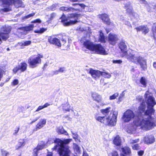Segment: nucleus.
<instances>
[{
	"instance_id": "f257e3e1",
	"label": "nucleus",
	"mask_w": 156,
	"mask_h": 156,
	"mask_svg": "<svg viewBox=\"0 0 156 156\" xmlns=\"http://www.w3.org/2000/svg\"><path fill=\"white\" fill-rule=\"evenodd\" d=\"M148 90L146 91L144 96L147 101L148 110L144 113V117L137 120V127L150 129L155 126V121L151 117V114L154 113V111L153 108V106L156 104L154 99L151 96Z\"/></svg>"
},
{
	"instance_id": "bb28decb",
	"label": "nucleus",
	"mask_w": 156,
	"mask_h": 156,
	"mask_svg": "<svg viewBox=\"0 0 156 156\" xmlns=\"http://www.w3.org/2000/svg\"><path fill=\"white\" fill-rule=\"evenodd\" d=\"M56 131L59 134H64L66 135H68V133L64 129L62 126L57 127Z\"/></svg>"
},
{
	"instance_id": "09e8293b",
	"label": "nucleus",
	"mask_w": 156,
	"mask_h": 156,
	"mask_svg": "<svg viewBox=\"0 0 156 156\" xmlns=\"http://www.w3.org/2000/svg\"><path fill=\"white\" fill-rule=\"evenodd\" d=\"M39 118L40 117H36L34 119L32 120V121L30 123V124H32L33 123L37 121Z\"/></svg>"
},
{
	"instance_id": "423d86ee",
	"label": "nucleus",
	"mask_w": 156,
	"mask_h": 156,
	"mask_svg": "<svg viewBox=\"0 0 156 156\" xmlns=\"http://www.w3.org/2000/svg\"><path fill=\"white\" fill-rule=\"evenodd\" d=\"M119 46L124 56H125L129 60L133 62H136V57L135 55L136 51L130 49L127 52L126 45L125 43L122 41L119 43Z\"/></svg>"
},
{
	"instance_id": "39448f33",
	"label": "nucleus",
	"mask_w": 156,
	"mask_h": 156,
	"mask_svg": "<svg viewBox=\"0 0 156 156\" xmlns=\"http://www.w3.org/2000/svg\"><path fill=\"white\" fill-rule=\"evenodd\" d=\"M122 118L123 121L125 122H128L133 120V122L131 123L132 126L131 129L128 128L126 129V131L128 133H132L136 127V120L134 112L130 109L127 110L123 113Z\"/></svg>"
},
{
	"instance_id": "f03ea898",
	"label": "nucleus",
	"mask_w": 156,
	"mask_h": 156,
	"mask_svg": "<svg viewBox=\"0 0 156 156\" xmlns=\"http://www.w3.org/2000/svg\"><path fill=\"white\" fill-rule=\"evenodd\" d=\"M111 110V108L108 107L104 109L100 110L101 112L105 115L104 116H96V120L105 125L115 126L116 122V118L118 113L116 112H114L112 114H110L108 115Z\"/></svg>"
},
{
	"instance_id": "393cba45",
	"label": "nucleus",
	"mask_w": 156,
	"mask_h": 156,
	"mask_svg": "<svg viewBox=\"0 0 156 156\" xmlns=\"http://www.w3.org/2000/svg\"><path fill=\"white\" fill-rule=\"evenodd\" d=\"M141 30L143 34H146L149 31V28L146 26H141L137 28V30Z\"/></svg>"
},
{
	"instance_id": "13d9d810",
	"label": "nucleus",
	"mask_w": 156,
	"mask_h": 156,
	"mask_svg": "<svg viewBox=\"0 0 156 156\" xmlns=\"http://www.w3.org/2000/svg\"><path fill=\"white\" fill-rule=\"evenodd\" d=\"M19 128H17L16 129V130H15L14 132V135H16L17 134V133H18L19 130Z\"/></svg>"
},
{
	"instance_id": "4468645a",
	"label": "nucleus",
	"mask_w": 156,
	"mask_h": 156,
	"mask_svg": "<svg viewBox=\"0 0 156 156\" xmlns=\"http://www.w3.org/2000/svg\"><path fill=\"white\" fill-rule=\"evenodd\" d=\"M137 61L140 64L141 68L144 70H145L147 68V65L146 60L141 57H139Z\"/></svg>"
},
{
	"instance_id": "0e129e2a",
	"label": "nucleus",
	"mask_w": 156,
	"mask_h": 156,
	"mask_svg": "<svg viewBox=\"0 0 156 156\" xmlns=\"http://www.w3.org/2000/svg\"><path fill=\"white\" fill-rule=\"evenodd\" d=\"M70 1L74 2H79L80 1V0H69Z\"/></svg>"
},
{
	"instance_id": "58836bf2",
	"label": "nucleus",
	"mask_w": 156,
	"mask_h": 156,
	"mask_svg": "<svg viewBox=\"0 0 156 156\" xmlns=\"http://www.w3.org/2000/svg\"><path fill=\"white\" fill-rule=\"evenodd\" d=\"M119 94L117 92H116L109 97V99L110 100H114L116 99L119 96Z\"/></svg>"
},
{
	"instance_id": "603ef678",
	"label": "nucleus",
	"mask_w": 156,
	"mask_h": 156,
	"mask_svg": "<svg viewBox=\"0 0 156 156\" xmlns=\"http://www.w3.org/2000/svg\"><path fill=\"white\" fill-rule=\"evenodd\" d=\"M25 45L26 46H28L30 45L31 43V41H25Z\"/></svg>"
},
{
	"instance_id": "680f3d73",
	"label": "nucleus",
	"mask_w": 156,
	"mask_h": 156,
	"mask_svg": "<svg viewBox=\"0 0 156 156\" xmlns=\"http://www.w3.org/2000/svg\"><path fill=\"white\" fill-rule=\"evenodd\" d=\"M50 105L48 103H46L44 105L43 107L44 108H46L48 106H49Z\"/></svg>"
},
{
	"instance_id": "f8f14e48",
	"label": "nucleus",
	"mask_w": 156,
	"mask_h": 156,
	"mask_svg": "<svg viewBox=\"0 0 156 156\" xmlns=\"http://www.w3.org/2000/svg\"><path fill=\"white\" fill-rule=\"evenodd\" d=\"M118 36L113 34L110 33L108 37V40L111 44L115 45L118 40Z\"/></svg>"
},
{
	"instance_id": "dca6fc26",
	"label": "nucleus",
	"mask_w": 156,
	"mask_h": 156,
	"mask_svg": "<svg viewBox=\"0 0 156 156\" xmlns=\"http://www.w3.org/2000/svg\"><path fill=\"white\" fill-rule=\"evenodd\" d=\"M11 29L10 26H4L1 28L0 32H2L3 36L7 35L8 38L9 37L8 34L10 33Z\"/></svg>"
},
{
	"instance_id": "864d4df0",
	"label": "nucleus",
	"mask_w": 156,
	"mask_h": 156,
	"mask_svg": "<svg viewBox=\"0 0 156 156\" xmlns=\"http://www.w3.org/2000/svg\"><path fill=\"white\" fill-rule=\"evenodd\" d=\"M34 14H35L34 13H32L31 14H29V15H28L27 16H26V18H28L30 17L33 16H34Z\"/></svg>"
},
{
	"instance_id": "cd10ccee",
	"label": "nucleus",
	"mask_w": 156,
	"mask_h": 156,
	"mask_svg": "<svg viewBox=\"0 0 156 156\" xmlns=\"http://www.w3.org/2000/svg\"><path fill=\"white\" fill-rule=\"evenodd\" d=\"M73 148L74 153L76 154H79L80 153V147L76 144H74L73 146Z\"/></svg>"
},
{
	"instance_id": "ddd939ff",
	"label": "nucleus",
	"mask_w": 156,
	"mask_h": 156,
	"mask_svg": "<svg viewBox=\"0 0 156 156\" xmlns=\"http://www.w3.org/2000/svg\"><path fill=\"white\" fill-rule=\"evenodd\" d=\"M34 27L33 24H30L28 26L20 28L18 29L19 32L23 34H26L28 32L32 30Z\"/></svg>"
},
{
	"instance_id": "412c9836",
	"label": "nucleus",
	"mask_w": 156,
	"mask_h": 156,
	"mask_svg": "<svg viewBox=\"0 0 156 156\" xmlns=\"http://www.w3.org/2000/svg\"><path fill=\"white\" fill-rule=\"evenodd\" d=\"M46 120L45 119H41L40 120L36 126V129H40L43 127L46 124Z\"/></svg>"
},
{
	"instance_id": "3c124183",
	"label": "nucleus",
	"mask_w": 156,
	"mask_h": 156,
	"mask_svg": "<svg viewBox=\"0 0 156 156\" xmlns=\"http://www.w3.org/2000/svg\"><path fill=\"white\" fill-rule=\"evenodd\" d=\"M18 45L21 47L22 48H24L22 41L18 43Z\"/></svg>"
},
{
	"instance_id": "aec40b11",
	"label": "nucleus",
	"mask_w": 156,
	"mask_h": 156,
	"mask_svg": "<svg viewBox=\"0 0 156 156\" xmlns=\"http://www.w3.org/2000/svg\"><path fill=\"white\" fill-rule=\"evenodd\" d=\"M99 17L101 19L102 21L105 22L106 24L109 25L110 24V22L108 16L106 14H104L99 15Z\"/></svg>"
},
{
	"instance_id": "20e7f679",
	"label": "nucleus",
	"mask_w": 156,
	"mask_h": 156,
	"mask_svg": "<svg viewBox=\"0 0 156 156\" xmlns=\"http://www.w3.org/2000/svg\"><path fill=\"white\" fill-rule=\"evenodd\" d=\"M83 46L91 51L102 55H106L109 53L108 49H105L101 44H95L89 40H86L83 44Z\"/></svg>"
},
{
	"instance_id": "de8ad7c7",
	"label": "nucleus",
	"mask_w": 156,
	"mask_h": 156,
	"mask_svg": "<svg viewBox=\"0 0 156 156\" xmlns=\"http://www.w3.org/2000/svg\"><path fill=\"white\" fill-rule=\"evenodd\" d=\"M41 21L39 19H36L35 20L31 22L32 23H41Z\"/></svg>"
},
{
	"instance_id": "052dcab7",
	"label": "nucleus",
	"mask_w": 156,
	"mask_h": 156,
	"mask_svg": "<svg viewBox=\"0 0 156 156\" xmlns=\"http://www.w3.org/2000/svg\"><path fill=\"white\" fill-rule=\"evenodd\" d=\"M122 97H120L119 96V98H118V102L119 103L122 101Z\"/></svg>"
},
{
	"instance_id": "473e14b6",
	"label": "nucleus",
	"mask_w": 156,
	"mask_h": 156,
	"mask_svg": "<svg viewBox=\"0 0 156 156\" xmlns=\"http://www.w3.org/2000/svg\"><path fill=\"white\" fill-rule=\"evenodd\" d=\"M65 70V68L63 67H60L59 69L53 72L54 74H57L59 73H62Z\"/></svg>"
},
{
	"instance_id": "37998d69",
	"label": "nucleus",
	"mask_w": 156,
	"mask_h": 156,
	"mask_svg": "<svg viewBox=\"0 0 156 156\" xmlns=\"http://www.w3.org/2000/svg\"><path fill=\"white\" fill-rule=\"evenodd\" d=\"M71 132L73 135V138L76 141V140L78 138V135L76 133H74L72 131H71Z\"/></svg>"
},
{
	"instance_id": "f3484780",
	"label": "nucleus",
	"mask_w": 156,
	"mask_h": 156,
	"mask_svg": "<svg viewBox=\"0 0 156 156\" xmlns=\"http://www.w3.org/2000/svg\"><path fill=\"white\" fill-rule=\"evenodd\" d=\"M74 7L73 8L72 12L74 11H82V9H84L87 6L83 4H73Z\"/></svg>"
},
{
	"instance_id": "e433bc0d",
	"label": "nucleus",
	"mask_w": 156,
	"mask_h": 156,
	"mask_svg": "<svg viewBox=\"0 0 156 156\" xmlns=\"http://www.w3.org/2000/svg\"><path fill=\"white\" fill-rule=\"evenodd\" d=\"M19 83V80L18 79L15 78L14 79L11 83L12 86L15 87Z\"/></svg>"
},
{
	"instance_id": "9b49d317",
	"label": "nucleus",
	"mask_w": 156,
	"mask_h": 156,
	"mask_svg": "<svg viewBox=\"0 0 156 156\" xmlns=\"http://www.w3.org/2000/svg\"><path fill=\"white\" fill-rule=\"evenodd\" d=\"M92 77L95 80H98L101 76L102 72L98 70H94L90 69L89 71Z\"/></svg>"
},
{
	"instance_id": "a878e982",
	"label": "nucleus",
	"mask_w": 156,
	"mask_h": 156,
	"mask_svg": "<svg viewBox=\"0 0 156 156\" xmlns=\"http://www.w3.org/2000/svg\"><path fill=\"white\" fill-rule=\"evenodd\" d=\"M25 144V141L24 139H20L19 140L18 144L16 146V148L17 149L22 147L24 146Z\"/></svg>"
},
{
	"instance_id": "a211bd4d",
	"label": "nucleus",
	"mask_w": 156,
	"mask_h": 156,
	"mask_svg": "<svg viewBox=\"0 0 156 156\" xmlns=\"http://www.w3.org/2000/svg\"><path fill=\"white\" fill-rule=\"evenodd\" d=\"M48 40L50 43L54 44L59 47H60L61 46L60 40L57 38L50 37L48 38Z\"/></svg>"
},
{
	"instance_id": "bf43d9fd",
	"label": "nucleus",
	"mask_w": 156,
	"mask_h": 156,
	"mask_svg": "<svg viewBox=\"0 0 156 156\" xmlns=\"http://www.w3.org/2000/svg\"><path fill=\"white\" fill-rule=\"evenodd\" d=\"M23 108V107H19L18 109V111L19 112H22Z\"/></svg>"
},
{
	"instance_id": "a19ab883",
	"label": "nucleus",
	"mask_w": 156,
	"mask_h": 156,
	"mask_svg": "<svg viewBox=\"0 0 156 156\" xmlns=\"http://www.w3.org/2000/svg\"><path fill=\"white\" fill-rule=\"evenodd\" d=\"M2 156H8L9 155V153L7 151L2 150L1 151Z\"/></svg>"
},
{
	"instance_id": "2eb2a0df",
	"label": "nucleus",
	"mask_w": 156,
	"mask_h": 156,
	"mask_svg": "<svg viewBox=\"0 0 156 156\" xmlns=\"http://www.w3.org/2000/svg\"><path fill=\"white\" fill-rule=\"evenodd\" d=\"M91 96L93 100L98 103L101 102L102 100V96L96 92H92Z\"/></svg>"
},
{
	"instance_id": "69168bd1",
	"label": "nucleus",
	"mask_w": 156,
	"mask_h": 156,
	"mask_svg": "<svg viewBox=\"0 0 156 156\" xmlns=\"http://www.w3.org/2000/svg\"><path fill=\"white\" fill-rule=\"evenodd\" d=\"M153 66L154 68L156 69V62H154L153 63Z\"/></svg>"
},
{
	"instance_id": "338daca9",
	"label": "nucleus",
	"mask_w": 156,
	"mask_h": 156,
	"mask_svg": "<svg viewBox=\"0 0 156 156\" xmlns=\"http://www.w3.org/2000/svg\"><path fill=\"white\" fill-rule=\"evenodd\" d=\"M83 156H88L87 154L86 153H85L84 152H83Z\"/></svg>"
},
{
	"instance_id": "b1692460",
	"label": "nucleus",
	"mask_w": 156,
	"mask_h": 156,
	"mask_svg": "<svg viewBox=\"0 0 156 156\" xmlns=\"http://www.w3.org/2000/svg\"><path fill=\"white\" fill-rule=\"evenodd\" d=\"M120 150L121 152V154L124 155L128 154H129L131 153L130 148L127 147L121 148Z\"/></svg>"
},
{
	"instance_id": "72a5a7b5",
	"label": "nucleus",
	"mask_w": 156,
	"mask_h": 156,
	"mask_svg": "<svg viewBox=\"0 0 156 156\" xmlns=\"http://www.w3.org/2000/svg\"><path fill=\"white\" fill-rule=\"evenodd\" d=\"M60 9L62 11H66L67 12L72 11L73 10L72 7H62L60 8Z\"/></svg>"
},
{
	"instance_id": "f704fd0d",
	"label": "nucleus",
	"mask_w": 156,
	"mask_h": 156,
	"mask_svg": "<svg viewBox=\"0 0 156 156\" xmlns=\"http://www.w3.org/2000/svg\"><path fill=\"white\" fill-rule=\"evenodd\" d=\"M47 30V29L46 28H42L40 30H35L34 32L36 33L42 34L46 31Z\"/></svg>"
},
{
	"instance_id": "c9c22d12",
	"label": "nucleus",
	"mask_w": 156,
	"mask_h": 156,
	"mask_svg": "<svg viewBox=\"0 0 156 156\" xmlns=\"http://www.w3.org/2000/svg\"><path fill=\"white\" fill-rule=\"evenodd\" d=\"M136 140H131L130 141L133 149L134 150L136 149Z\"/></svg>"
},
{
	"instance_id": "c85d7f7f",
	"label": "nucleus",
	"mask_w": 156,
	"mask_h": 156,
	"mask_svg": "<svg viewBox=\"0 0 156 156\" xmlns=\"http://www.w3.org/2000/svg\"><path fill=\"white\" fill-rule=\"evenodd\" d=\"M27 64L24 62L21 63L18 65L21 72L25 71L27 69Z\"/></svg>"
},
{
	"instance_id": "774afa93",
	"label": "nucleus",
	"mask_w": 156,
	"mask_h": 156,
	"mask_svg": "<svg viewBox=\"0 0 156 156\" xmlns=\"http://www.w3.org/2000/svg\"><path fill=\"white\" fill-rule=\"evenodd\" d=\"M140 0L141 2H142V3H144L146 4L147 3V2L145 0Z\"/></svg>"
},
{
	"instance_id": "c03bdc74",
	"label": "nucleus",
	"mask_w": 156,
	"mask_h": 156,
	"mask_svg": "<svg viewBox=\"0 0 156 156\" xmlns=\"http://www.w3.org/2000/svg\"><path fill=\"white\" fill-rule=\"evenodd\" d=\"M109 156H119L117 152L115 151H113L109 154Z\"/></svg>"
},
{
	"instance_id": "7c9ffc66",
	"label": "nucleus",
	"mask_w": 156,
	"mask_h": 156,
	"mask_svg": "<svg viewBox=\"0 0 156 156\" xmlns=\"http://www.w3.org/2000/svg\"><path fill=\"white\" fill-rule=\"evenodd\" d=\"M140 82L143 87H145L147 85V81L145 77H142L140 80Z\"/></svg>"
},
{
	"instance_id": "8fccbe9b",
	"label": "nucleus",
	"mask_w": 156,
	"mask_h": 156,
	"mask_svg": "<svg viewBox=\"0 0 156 156\" xmlns=\"http://www.w3.org/2000/svg\"><path fill=\"white\" fill-rule=\"evenodd\" d=\"M44 108L43 106H40L38 107L37 109L36 110V112H38L40 110H41L43 109Z\"/></svg>"
},
{
	"instance_id": "6ab92c4d",
	"label": "nucleus",
	"mask_w": 156,
	"mask_h": 156,
	"mask_svg": "<svg viewBox=\"0 0 156 156\" xmlns=\"http://www.w3.org/2000/svg\"><path fill=\"white\" fill-rule=\"evenodd\" d=\"M61 107L62 108V110L64 112L73 111V108L71 107L68 103L62 104L61 106L58 107V108L60 110Z\"/></svg>"
},
{
	"instance_id": "4be33fe9",
	"label": "nucleus",
	"mask_w": 156,
	"mask_h": 156,
	"mask_svg": "<svg viewBox=\"0 0 156 156\" xmlns=\"http://www.w3.org/2000/svg\"><path fill=\"white\" fill-rule=\"evenodd\" d=\"M122 142L120 137L118 135L116 136L113 140V144L116 146H119L121 145Z\"/></svg>"
},
{
	"instance_id": "6e6552de",
	"label": "nucleus",
	"mask_w": 156,
	"mask_h": 156,
	"mask_svg": "<svg viewBox=\"0 0 156 156\" xmlns=\"http://www.w3.org/2000/svg\"><path fill=\"white\" fill-rule=\"evenodd\" d=\"M81 16L80 14L76 13H72L69 15L68 16V19H73V20H70L68 21L67 20L65 16L62 15L61 18L62 21L63 22V24L65 26H69L76 24L78 22V20L80 18Z\"/></svg>"
},
{
	"instance_id": "ea45409f",
	"label": "nucleus",
	"mask_w": 156,
	"mask_h": 156,
	"mask_svg": "<svg viewBox=\"0 0 156 156\" xmlns=\"http://www.w3.org/2000/svg\"><path fill=\"white\" fill-rule=\"evenodd\" d=\"M101 76L105 78H109L111 76L110 74L105 72H102Z\"/></svg>"
},
{
	"instance_id": "2f4dec72",
	"label": "nucleus",
	"mask_w": 156,
	"mask_h": 156,
	"mask_svg": "<svg viewBox=\"0 0 156 156\" xmlns=\"http://www.w3.org/2000/svg\"><path fill=\"white\" fill-rule=\"evenodd\" d=\"M8 39L7 35L3 36L2 32H0V45L2 43V40H6Z\"/></svg>"
},
{
	"instance_id": "9d476101",
	"label": "nucleus",
	"mask_w": 156,
	"mask_h": 156,
	"mask_svg": "<svg viewBox=\"0 0 156 156\" xmlns=\"http://www.w3.org/2000/svg\"><path fill=\"white\" fill-rule=\"evenodd\" d=\"M49 142V140L48 141H40L38 143L37 147L34 150V156H37L38 151L45 148Z\"/></svg>"
},
{
	"instance_id": "79ce46f5",
	"label": "nucleus",
	"mask_w": 156,
	"mask_h": 156,
	"mask_svg": "<svg viewBox=\"0 0 156 156\" xmlns=\"http://www.w3.org/2000/svg\"><path fill=\"white\" fill-rule=\"evenodd\" d=\"M20 70L19 67L18 66H16L14 67L13 70V72L14 73H16L18 70Z\"/></svg>"
},
{
	"instance_id": "1a4fd4ad",
	"label": "nucleus",
	"mask_w": 156,
	"mask_h": 156,
	"mask_svg": "<svg viewBox=\"0 0 156 156\" xmlns=\"http://www.w3.org/2000/svg\"><path fill=\"white\" fill-rule=\"evenodd\" d=\"M43 57V55L41 54H38L36 56L30 57L28 60V62L30 66L32 68L36 67L38 64L41 63V58Z\"/></svg>"
},
{
	"instance_id": "6e6d98bb",
	"label": "nucleus",
	"mask_w": 156,
	"mask_h": 156,
	"mask_svg": "<svg viewBox=\"0 0 156 156\" xmlns=\"http://www.w3.org/2000/svg\"><path fill=\"white\" fill-rule=\"evenodd\" d=\"M126 90H124L123 91L122 93L120 94V96L122 97L123 98L125 96L126 93Z\"/></svg>"
},
{
	"instance_id": "4d7b16f0",
	"label": "nucleus",
	"mask_w": 156,
	"mask_h": 156,
	"mask_svg": "<svg viewBox=\"0 0 156 156\" xmlns=\"http://www.w3.org/2000/svg\"><path fill=\"white\" fill-rule=\"evenodd\" d=\"M55 14H54V13L51 14V15L50 20H48V21H49L52 20L53 19V18H54L55 17Z\"/></svg>"
},
{
	"instance_id": "4c0bfd02",
	"label": "nucleus",
	"mask_w": 156,
	"mask_h": 156,
	"mask_svg": "<svg viewBox=\"0 0 156 156\" xmlns=\"http://www.w3.org/2000/svg\"><path fill=\"white\" fill-rule=\"evenodd\" d=\"M152 30L154 37L155 38H156V23L153 24Z\"/></svg>"
},
{
	"instance_id": "5701e85b",
	"label": "nucleus",
	"mask_w": 156,
	"mask_h": 156,
	"mask_svg": "<svg viewBox=\"0 0 156 156\" xmlns=\"http://www.w3.org/2000/svg\"><path fill=\"white\" fill-rule=\"evenodd\" d=\"M144 141L146 143L150 144L153 143L155 141V139L153 136H146L144 137Z\"/></svg>"
},
{
	"instance_id": "49530a36",
	"label": "nucleus",
	"mask_w": 156,
	"mask_h": 156,
	"mask_svg": "<svg viewBox=\"0 0 156 156\" xmlns=\"http://www.w3.org/2000/svg\"><path fill=\"white\" fill-rule=\"evenodd\" d=\"M137 153L139 156H141L144 154V151L143 150H140L137 152Z\"/></svg>"
},
{
	"instance_id": "c756f323",
	"label": "nucleus",
	"mask_w": 156,
	"mask_h": 156,
	"mask_svg": "<svg viewBox=\"0 0 156 156\" xmlns=\"http://www.w3.org/2000/svg\"><path fill=\"white\" fill-rule=\"evenodd\" d=\"M99 40L102 43H105V36L102 31H100L99 37Z\"/></svg>"
},
{
	"instance_id": "7ed1b4c3",
	"label": "nucleus",
	"mask_w": 156,
	"mask_h": 156,
	"mask_svg": "<svg viewBox=\"0 0 156 156\" xmlns=\"http://www.w3.org/2000/svg\"><path fill=\"white\" fill-rule=\"evenodd\" d=\"M72 140L71 139H64L63 140L56 139L54 142L57 144L55 146L54 150H58L60 156H70L71 152L69 149V147L65 144H69ZM73 156H79L73 154Z\"/></svg>"
},
{
	"instance_id": "0eeeda50",
	"label": "nucleus",
	"mask_w": 156,
	"mask_h": 156,
	"mask_svg": "<svg viewBox=\"0 0 156 156\" xmlns=\"http://www.w3.org/2000/svg\"><path fill=\"white\" fill-rule=\"evenodd\" d=\"M2 2V5L3 8L0 7L1 12H9L11 10L10 5L13 4L16 7H22V3L21 0H0Z\"/></svg>"
},
{
	"instance_id": "a18cd8bd",
	"label": "nucleus",
	"mask_w": 156,
	"mask_h": 156,
	"mask_svg": "<svg viewBox=\"0 0 156 156\" xmlns=\"http://www.w3.org/2000/svg\"><path fill=\"white\" fill-rule=\"evenodd\" d=\"M112 62L113 63H115V64H121L122 63V61L121 60H113L112 61Z\"/></svg>"
},
{
	"instance_id": "5fc2aeb1",
	"label": "nucleus",
	"mask_w": 156,
	"mask_h": 156,
	"mask_svg": "<svg viewBox=\"0 0 156 156\" xmlns=\"http://www.w3.org/2000/svg\"><path fill=\"white\" fill-rule=\"evenodd\" d=\"M142 106L143 107H142V108L141 109V107H140L139 108V109L140 110V112L141 113H142V112H144V111L145 109V107H144V106Z\"/></svg>"
},
{
	"instance_id": "e2e57ef3",
	"label": "nucleus",
	"mask_w": 156,
	"mask_h": 156,
	"mask_svg": "<svg viewBox=\"0 0 156 156\" xmlns=\"http://www.w3.org/2000/svg\"><path fill=\"white\" fill-rule=\"evenodd\" d=\"M47 156H52V153L51 152H48Z\"/></svg>"
}]
</instances>
